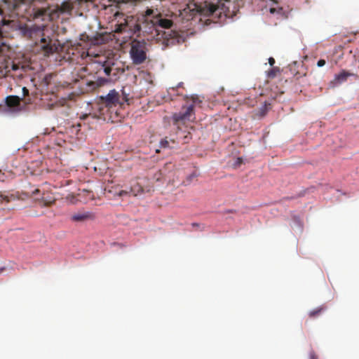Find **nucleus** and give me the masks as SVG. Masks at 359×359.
<instances>
[{
    "label": "nucleus",
    "instance_id": "nucleus-20",
    "mask_svg": "<svg viewBox=\"0 0 359 359\" xmlns=\"http://www.w3.org/2000/svg\"><path fill=\"white\" fill-rule=\"evenodd\" d=\"M243 163V158H241V157H238L236 159L234 163H233V167L234 168H238L239 167L242 163Z\"/></svg>",
    "mask_w": 359,
    "mask_h": 359
},
{
    "label": "nucleus",
    "instance_id": "nucleus-16",
    "mask_svg": "<svg viewBox=\"0 0 359 359\" xmlns=\"http://www.w3.org/2000/svg\"><path fill=\"white\" fill-rule=\"evenodd\" d=\"M278 72H279V69L278 67H273L268 72V77L273 79L276 76Z\"/></svg>",
    "mask_w": 359,
    "mask_h": 359
},
{
    "label": "nucleus",
    "instance_id": "nucleus-6",
    "mask_svg": "<svg viewBox=\"0 0 359 359\" xmlns=\"http://www.w3.org/2000/svg\"><path fill=\"white\" fill-rule=\"evenodd\" d=\"M43 29L41 27H32L29 29V34L32 38L35 35H40V41L39 46L43 50L45 55L53 53L57 49L55 43L53 42V40L49 37L45 36L43 32Z\"/></svg>",
    "mask_w": 359,
    "mask_h": 359
},
{
    "label": "nucleus",
    "instance_id": "nucleus-32",
    "mask_svg": "<svg viewBox=\"0 0 359 359\" xmlns=\"http://www.w3.org/2000/svg\"><path fill=\"white\" fill-rule=\"evenodd\" d=\"M159 176H157L156 180H159Z\"/></svg>",
    "mask_w": 359,
    "mask_h": 359
},
{
    "label": "nucleus",
    "instance_id": "nucleus-12",
    "mask_svg": "<svg viewBox=\"0 0 359 359\" xmlns=\"http://www.w3.org/2000/svg\"><path fill=\"white\" fill-rule=\"evenodd\" d=\"M72 9V5L70 2L69 1H63L60 6L58 8V11L63 13H67V12H69L71 11Z\"/></svg>",
    "mask_w": 359,
    "mask_h": 359
},
{
    "label": "nucleus",
    "instance_id": "nucleus-28",
    "mask_svg": "<svg viewBox=\"0 0 359 359\" xmlns=\"http://www.w3.org/2000/svg\"><path fill=\"white\" fill-rule=\"evenodd\" d=\"M275 11H276V9H275V8H271V9H270V12H271V13H273Z\"/></svg>",
    "mask_w": 359,
    "mask_h": 359
},
{
    "label": "nucleus",
    "instance_id": "nucleus-1",
    "mask_svg": "<svg viewBox=\"0 0 359 359\" xmlns=\"http://www.w3.org/2000/svg\"><path fill=\"white\" fill-rule=\"evenodd\" d=\"M100 104L107 109V111L110 114L109 118L114 119L120 117L119 110L122 109L124 103L128 102V95L125 93L124 90L122 91V95L115 90H111L107 95L100 96ZM114 121V120H112Z\"/></svg>",
    "mask_w": 359,
    "mask_h": 359
},
{
    "label": "nucleus",
    "instance_id": "nucleus-23",
    "mask_svg": "<svg viewBox=\"0 0 359 359\" xmlns=\"http://www.w3.org/2000/svg\"><path fill=\"white\" fill-rule=\"evenodd\" d=\"M309 358H310V359H318V356L313 351L310 353Z\"/></svg>",
    "mask_w": 359,
    "mask_h": 359
},
{
    "label": "nucleus",
    "instance_id": "nucleus-18",
    "mask_svg": "<svg viewBox=\"0 0 359 359\" xmlns=\"http://www.w3.org/2000/svg\"><path fill=\"white\" fill-rule=\"evenodd\" d=\"M126 23L118 24L116 26L115 32L117 33H121L126 29Z\"/></svg>",
    "mask_w": 359,
    "mask_h": 359
},
{
    "label": "nucleus",
    "instance_id": "nucleus-7",
    "mask_svg": "<svg viewBox=\"0 0 359 359\" xmlns=\"http://www.w3.org/2000/svg\"><path fill=\"white\" fill-rule=\"evenodd\" d=\"M95 214L90 211L80 210L71 215L72 222L87 223L93 222L95 219Z\"/></svg>",
    "mask_w": 359,
    "mask_h": 359
},
{
    "label": "nucleus",
    "instance_id": "nucleus-27",
    "mask_svg": "<svg viewBox=\"0 0 359 359\" xmlns=\"http://www.w3.org/2000/svg\"><path fill=\"white\" fill-rule=\"evenodd\" d=\"M294 222H297V223H301L302 220H301L299 217H297L294 218Z\"/></svg>",
    "mask_w": 359,
    "mask_h": 359
},
{
    "label": "nucleus",
    "instance_id": "nucleus-29",
    "mask_svg": "<svg viewBox=\"0 0 359 359\" xmlns=\"http://www.w3.org/2000/svg\"><path fill=\"white\" fill-rule=\"evenodd\" d=\"M53 201H48L47 203H45V205H50Z\"/></svg>",
    "mask_w": 359,
    "mask_h": 359
},
{
    "label": "nucleus",
    "instance_id": "nucleus-25",
    "mask_svg": "<svg viewBox=\"0 0 359 359\" xmlns=\"http://www.w3.org/2000/svg\"><path fill=\"white\" fill-rule=\"evenodd\" d=\"M269 63L271 66H273L275 64V60L273 57H269Z\"/></svg>",
    "mask_w": 359,
    "mask_h": 359
},
{
    "label": "nucleus",
    "instance_id": "nucleus-9",
    "mask_svg": "<svg viewBox=\"0 0 359 359\" xmlns=\"http://www.w3.org/2000/svg\"><path fill=\"white\" fill-rule=\"evenodd\" d=\"M271 109V104L269 103L265 102L255 114V117L258 118H263Z\"/></svg>",
    "mask_w": 359,
    "mask_h": 359
},
{
    "label": "nucleus",
    "instance_id": "nucleus-14",
    "mask_svg": "<svg viewBox=\"0 0 359 359\" xmlns=\"http://www.w3.org/2000/svg\"><path fill=\"white\" fill-rule=\"evenodd\" d=\"M349 76H351V74L344 70L335 76V80H337L339 83H341L345 81Z\"/></svg>",
    "mask_w": 359,
    "mask_h": 359
},
{
    "label": "nucleus",
    "instance_id": "nucleus-26",
    "mask_svg": "<svg viewBox=\"0 0 359 359\" xmlns=\"http://www.w3.org/2000/svg\"><path fill=\"white\" fill-rule=\"evenodd\" d=\"M135 32L140 31L142 29L141 25L140 24L135 25Z\"/></svg>",
    "mask_w": 359,
    "mask_h": 359
},
{
    "label": "nucleus",
    "instance_id": "nucleus-13",
    "mask_svg": "<svg viewBox=\"0 0 359 359\" xmlns=\"http://www.w3.org/2000/svg\"><path fill=\"white\" fill-rule=\"evenodd\" d=\"M18 65L14 63H10L9 65H6L4 69L0 71L1 75H6L11 71V69L16 70L18 69Z\"/></svg>",
    "mask_w": 359,
    "mask_h": 359
},
{
    "label": "nucleus",
    "instance_id": "nucleus-17",
    "mask_svg": "<svg viewBox=\"0 0 359 359\" xmlns=\"http://www.w3.org/2000/svg\"><path fill=\"white\" fill-rule=\"evenodd\" d=\"M33 0H15L13 8L15 9L20 4H28Z\"/></svg>",
    "mask_w": 359,
    "mask_h": 359
},
{
    "label": "nucleus",
    "instance_id": "nucleus-22",
    "mask_svg": "<svg viewBox=\"0 0 359 359\" xmlns=\"http://www.w3.org/2000/svg\"><path fill=\"white\" fill-rule=\"evenodd\" d=\"M128 194V191H125V190H121L118 192V196H126Z\"/></svg>",
    "mask_w": 359,
    "mask_h": 359
},
{
    "label": "nucleus",
    "instance_id": "nucleus-5",
    "mask_svg": "<svg viewBox=\"0 0 359 359\" xmlns=\"http://www.w3.org/2000/svg\"><path fill=\"white\" fill-rule=\"evenodd\" d=\"M144 22L151 25L149 28H154L159 32V28L169 29L172 25V21L169 19L162 18L158 11L147 9L144 15Z\"/></svg>",
    "mask_w": 359,
    "mask_h": 359
},
{
    "label": "nucleus",
    "instance_id": "nucleus-33",
    "mask_svg": "<svg viewBox=\"0 0 359 359\" xmlns=\"http://www.w3.org/2000/svg\"><path fill=\"white\" fill-rule=\"evenodd\" d=\"M122 217L126 218L127 217L126 215H123Z\"/></svg>",
    "mask_w": 359,
    "mask_h": 359
},
{
    "label": "nucleus",
    "instance_id": "nucleus-3",
    "mask_svg": "<svg viewBox=\"0 0 359 359\" xmlns=\"http://www.w3.org/2000/svg\"><path fill=\"white\" fill-rule=\"evenodd\" d=\"M149 44L144 39H132L130 43V57L133 65H139L146 62Z\"/></svg>",
    "mask_w": 359,
    "mask_h": 359
},
{
    "label": "nucleus",
    "instance_id": "nucleus-2",
    "mask_svg": "<svg viewBox=\"0 0 359 359\" xmlns=\"http://www.w3.org/2000/svg\"><path fill=\"white\" fill-rule=\"evenodd\" d=\"M194 118V105L183 106L180 111L174 113L172 116L173 125L177 128V135L178 142L182 144L188 143L191 139V133H181V126L184 125L187 121H190Z\"/></svg>",
    "mask_w": 359,
    "mask_h": 359
},
{
    "label": "nucleus",
    "instance_id": "nucleus-19",
    "mask_svg": "<svg viewBox=\"0 0 359 359\" xmlns=\"http://www.w3.org/2000/svg\"><path fill=\"white\" fill-rule=\"evenodd\" d=\"M160 145L161 148L170 147V142L167 140V138L161 140V141L160 142Z\"/></svg>",
    "mask_w": 359,
    "mask_h": 359
},
{
    "label": "nucleus",
    "instance_id": "nucleus-11",
    "mask_svg": "<svg viewBox=\"0 0 359 359\" xmlns=\"http://www.w3.org/2000/svg\"><path fill=\"white\" fill-rule=\"evenodd\" d=\"M326 310V306H320L312 311H311L309 313V316L311 318H315L320 316L323 312H324Z\"/></svg>",
    "mask_w": 359,
    "mask_h": 359
},
{
    "label": "nucleus",
    "instance_id": "nucleus-10",
    "mask_svg": "<svg viewBox=\"0 0 359 359\" xmlns=\"http://www.w3.org/2000/svg\"><path fill=\"white\" fill-rule=\"evenodd\" d=\"M130 192L134 196H138L145 192L142 185L139 182L134 183L130 187Z\"/></svg>",
    "mask_w": 359,
    "mask_h": 359
},
{
    "label": "nucleus",
    "instance_id": "nucleus-21",
    "mask_svg": "<svg viewBox=\"0 0 359 359\" xmlns=\"http://www.w3.org/2000/svg\"><path fill=\"white\" fill-rule=\"evenodd\" d=\"M326 62L325 60L320 59L318 61L317 65L319 67H323L325 65Z\"/></svg>",
    "mask_w": 359,
    "mask_h": 359
},
{
    "label": "nucleus",
    "instance_id": "nucleus-24",
    "mask_svg": "<svg viewBox=\"0 0 359 359\" xmlns=\"http://www.w3.org/2000/svg\"><path fill=\"white\" fill-rule=\"evenodd\" d=\"M23 95L27 96L29 95V90L26 87L22 88Z\"/></svg>",
    "mask_w": 359,
    "mask_h": 359
},
{
    "label": "nucleus",
    "instance_id": "nucleus-15",
    "mask_svg": "<svg viewBox=\"0 0 359 359\" xmlns=\"http://www.w3.org/2000/svg\"><path fill=\"white\" fill-rule=\"evenodd\" d=\"M113 70L112 67L109 66L108 64L104 63L102 65L101 68L99 69L98 72L101 74L103 72L106 76H109Z\"/></svg>",
    "mask_w": 359,
    "mask_h": 359
},
{
    "label": "nucleus",
    "instance_id": "nucleus-31",
    "mask_svg": "<svg viewBox=\"0 0 359 359\" xmlns=\"http://www.w3.org/2000/svg\"><path fill=\"white\" fill-rule=\"evenodd\" d=\"M2 44L0 43V51L1 50Z\"/></svg>",
    "mask_w": 359,
    "mask_h": 359
},
{
    "label": "nucleus",
    "instance_id": "nucleus-34",
    "mask_svg": "<svg viewBox=\"0 0 359 359\" xmlns=\"http://www.w3.org/2000/svg\"><path fill=\"white\" fill-rule=\"evenodd\" d=\"M2 13L1 10L0 9V14Z\"/></svg>",
    "mask_w": 359,
    "mask_h": 359
},
{
    "label": "nucleus",
    "instance_id": "nucleus-4",
    "mask_svg": "<svg viewBox=\"0 0 359 359\" xmlns=\"http://www.w3.org/2000/svg\"><path fill=\"white\" fill-rule=\"evenodd\" d=\"M212 2H205L198 6V12L201 15L219 18L225 12V2L229 0H213Z\"/></svg>",
    "mask_w": 359,
    "mask_h": 359
},
{
    "label": "nucleus",
    "instance_id": "nucleus-30",
    "mask_svg": "<svg viewBox=\"0 0 359 359\" xmlns=\"http://www.w3.org/2000/svg\"><path fill=\"white\" fill-rule=\"evenodd\" d=\"M170 142H171L172 144H175V140H170Z\"/></svg>",
    "mask_w": 359,
    "mask_h": 359
},
{
    "label": "nucleus",
    "instance_id": "nucleus-8",
    "mask_svg": "<svg viewBox=\"0 0 359 359\" xmlns=\"http://www.w3.org/2000/svg\"><path fill=\"white\" fill-rule=\"evenodd\" d=\"M20 101L21 99L16 95H9L6 98V104L13 111H18L20 110Z\"/></svg>",
    "mask_w": 359,
    "mask_h": 359
}]
</instances>
